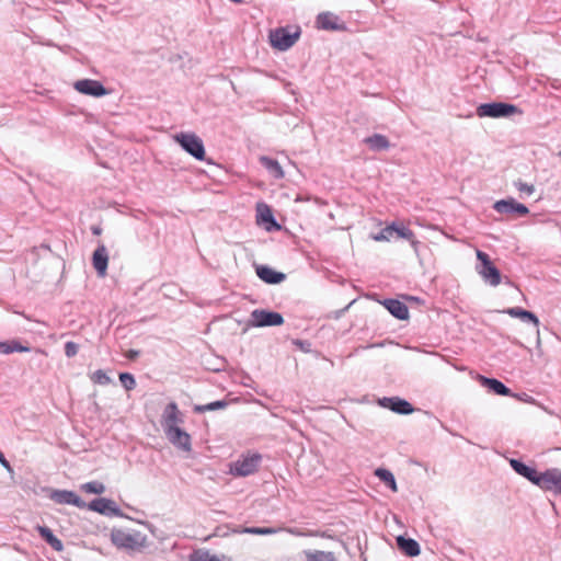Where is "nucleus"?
<instances>
[{
  "label": "nucleus",
  "mask_w": 561,
  "mask_h": 561,
  "mask_svg": "<svg viewBox=\"0 0 561 561\" xmlns=\"http://www.w3.org/2000/svg\"><path fill=\"white\" fill-rule=\"evenodd\" d=\"M261 462L262 455L259 453L242 454L229 465V472L234 477H248L259 470Z\"/></svg>",
  "instance_id": "obj_1"
},
{
  "label": "nucleus",
  "mask_w": 561,
  "mask_h": 561,
  "mask_svg": "<svg viewBox=\"0 0 561 561\" xmlns=\"http://www.w3.org/2000/svg\"><path fill=\"white\" fill-rule=\"evenodd\" d=\"M111 540L118 549L140 550L145 547L146 537L140 533H128L123 529H113Z\"/></svg>",
  "instance_id": "obj_2"
},
{
  "label": "nucleus",
  "mask_w": 561,
  "mask_h": 561,
  "mask_svg": "<svg viewBox=\"0 0 561 561\" xmlns=\"http://www.w3.org/2000/svg\"><path fill=\"white\" fill-rule=\"evenodd\" d=\"M477 259L479 261V264L477 265L476 270L478 274L482 277V279L493 287L500 285L502 282L501 272L493 264L489 254L481 250H477Z\"/></svg>",
  "instance_id": "obj_3"
},
{
  "label": "nucleus",
  "mask_w": 561,
  "mask_h": 561,
  "mask_svg": "<svg viewBox=\"0 0 561 561\" xmlns=\"http://www.w3.org/2000/svg\"><path fill=\"white\" fill-rule=\"evenodd\" d=\"M522 113V111L514 104L503 103V102H493V103H483L477 107V115L479 117H508L513 114Z\"/></svg>",
  "instance_id": "obj_4"
},
{
  "label": "nucleus",
  "mask_w": 561,
  "mask_h": 561,
  "mask_svg": "<svg viewBox=\"0 0 561 561\" xmlns=\"http://www.w3.org/2000/svg\"><path fill=\"white\" fill-rule=\"evenodd\" d=\"M174 139L183 150L196 160L203 161L205 159V147L203 140L194 133H180L174 136Z\"/></svg>",
  "instance_id": "obj_5"
},
{
  "label": "nucleus",
  "mask_w": 561,
  "mask_h": 561,
  "mask_svg": "<svg viewBox=\"0 0 561 561\" xmlns=\"http://www.w3.org/2000/svg\"><path fill=\"white\" fill-rule=\"evenodd\" d=\"M534 484L543 491L561 495V470L559 468H550L545 472H538Z\"/></svg>",
  "instance_id": "obj_6"
},
{
  "label": "nucleus",
  "mask_w": 561,
  "mask_h": 561,
  "mask_svg": "<svg viewBox=\"0 0 561 561\" xmlns=\"http://www.w3.org/2000/svg\"><path fill=\"white\" fill-rule=\"evenodd\" d=\"M284 323V318L279 312L266 309H254L251 312L249 324L251 327H278Z\"/></svg>",
  "instance_id": "obj_7"
},
{
  "label": "nucleus",
  "mask_w": 561,
  "mask_h": 561,
  "mask_svg": "<svg viewBox=\"0 0 561 561\" xmlns=\"http://www.w3.org/2000/svg\"><path fill=\"white\" fill-rule=\"evenodd\" d=\"M299 32L290 33L284 27H278L270 33L271 45L278 50L289 49L298 39Z\"/></svg>",
  "instance_id": "obj_8"
},
{
  "label": "nucleus",
  "mask_w": 561,
  "mask_h": 561,
  "mask_svg": "<svg viewBox=\"0 0 561 561\" xmlns=\"http://www.w3.org/2000/svg\"><path fill=\"white\" fill-rule=\"evenodd\" d=\"M184 423V415L179 410L178 404L175 402H170L164 408L161 419V425L164 432L170 431L171 428L180 427V424Z\"/></svg>",
  "instance_id": "obj_9"
},
{
  "label": "nucleus",
  "mask_w": 561,
  "mask_h": 561,
  "mask_svg": "<svg viewBox=\"0 0 561 561\" xmlns=\"http://www.w3.org/2000/svg\"><path fill=\"white\" fill-rule=\"evenodd\" d=\"M88 510L98 512L105 516H122L123 513L113 500L99 497L91 501Z\"/></svg>",
  "instance_id": "obj_10"
},
{
  "label": "nucleus",
  "mask_w": 561,
  "mask_h": 561,
  "mask_svg": "<svg viewBox=\"0 0 561 561\" xmlns=\"http://www.w3.org/2000/svg\"><path fill=\"white\" fill-rule=\"evenodd\" d=\"M75 89L85 95H91L95 98L103 96L107 94V90L105 87L98 80L92 79H82L78 80L73 84Z\"/></svg>",
  "instance_id": "obj_11"
},
{
  "label": "nucleus",
  "mask_w": 561,
  "mask_h": 561,
  "mask_svg": "<svg viewBox=\"0 0 561 561\" xmlns=\"http://www.w3.org/2000/svg\"><path fill=\"white\" fill-rule=\"evenodd\" d=\"M379 404L402 415L411 414L414 411L413 405L409 401L399 397H383L379 400Z\"/></svg>",
  "instance_id": "obj_12"
},
{
  "label": "nucleus",
  "mask_w": 561,
  "mask_h": 561,
  "mask_svg": "<svg viewBox=\"0 0 561 561\" xmlns=\"http://www.w3.org/2000/svg\"><path fill=\"white\" fill-rule=\"evenodd\" d=\"M169 442L179 449L184 451L192 450V439L191 435L183 431L180 427L171 428L170 431L164 432Z\"/></svg>",
  "instance_id": "obj_13"
},
{
  "label": "nucleus",
  "mask_w": 561,
  "mask_h": 561,
  "mask_svg": "<svg viewBox=\"0 0 561 561\" xmlns=\"http://www.w3.org/2000/svg\"><path fill=\"white\" fill-rule=\"evenodd\" d=\"M317 27L325 31H344V23H339V18L332 12H321L317 16Z\"/></svg>",
  "instance_id": "obj_14"
},
{
  "label": "nucleus",
  "mask_w": 561,
  "mask_h": 561,
  "mask_svg": "<svg viewBox=\"0 0 561 561\" xmlns=\"http://www.w3.org/2000/svg\"><path fill=\"white\" fill-rule=\"evenodd\" d=\"M256 275L266 284L276 285L285 280L286 275L277 272L267 265H256Z\"/></svg>",
  "instance_id": "obj_15"
},
{
  "label": "nucleus",
  "mask_w": 561,
  "mask_h": 561,
  "mask_svg": "<svg viewBox=\"0 0 561 561\" xmlns=\"http://www.w3.org/2000/svg\"><path fill=\"white\" fill-rule=\"evenodd\" d=\"M504 312L513 318H519L523 321L531 322L536 328L537 335L539 336V319L534 312L525 310L520 307L507 308ZM537 344H540L539 337L537 339Z\"/></svg>",
  "instance_id": "obj_16"
},
{
  "label": "nucleus",
  "mask_w": 561,
  "mask_h": 561,
  "mask_svg": "<svg viewBox=\"0 0 561 561\" xmlns=\"http://www.w3.org/2000/svg\"><path fill=\"white\" fill-rule=\"evenodd\" d=\"M93 267L99 276H105L108 263V255L105 245H99L92 256Z\"/></svg>",
  "instance_id": "obj_17"
},
{
  "label": "nucleus",
  "mask_w": 561,
  "mask_h": 561,
  "mask_svg": "<svg viewBox=\"0 0 561 561\" xmlns=\"http://www.w3.org/2000/svg\"><path fill=\"white\" fill-rule=\"evenodd\" d=\"M382 305L397 319L407 320L409 318L408 306L398 299H385Z\"/></svg>",
  "instance_id": "obj_18"
},
{
  "label": "nucleus",
  "mask_w": 561,
  "mask_h": 561,
  "mask_svg": "<svg viewBox=\"0 0 561 561\" xmlns=\"http://www.w3.org/2000/svg\"><path fill=\"white\" fill-rule=\"evenodd\" d=\"M257 221L266 225V230H279L280 225L274 218L271 208L265 204L257 205Z\"/></svg>",
  "instance_id": "obj_19"
},
{
  "label": "nucleus",
  "mask_w": 561,
  "mask_h": 561,
  "mask_svg": "<svg viewBox=\"0 0 561 561\" xmlns=\"http://www.w3.org/2000/svg\"><path fill=\"white\" fill-rule=\"evenodd\" d=\"M510 465L517 474L527 479L533 484L535 483L538 471L534 467H530L518 459H511Z\"/></svg>",
  "instance_id": "obj_20"
},
{
  "label": "nucleus",
  "mask_w": 561,
  "mask_h": 561,
  "mask_svg": "<svg viewBox=\"0 0 561 561\" xmlns=\"http://www.w3.org/2000/svg\"><path fill=\"white\" fill-rule=\"evenodd\" d=\"M397 546L408 557H416L421 552L419 542L412 538L399 536L397 537Z\"/></svg>",
  "instance_id": "obj_21"
},
{
  "label": "nucleus",
  "mask_w": 561,
  "mask_h": 561,
  "mask_svg": "<svg viewBox=\"0 0 561 561\" xmlns=\"http://www.w3.org/2000/svg\"><path fill=\"white\" fill-rule=\"evenodd\" d=\"M480 382L483 387L488 388L489 391L499 396H510L511 389L507 388L502 381L495 378H488L480 376Z\"/></svg>",
  "instance_id": "obj_22"
},
{
  "label": "nucleus",
  "mask_w": 561,
  "mask_h": 561,
  "mask_svg": "<svg viewBox=\"0 0 561 561\" xmlns=\"http://www.w3.org/2000/svg\"><path fill=\"white\" fill-rule=\"evenodd\" d=\"M364 142L373 151H385L390 148L389 139L381 134H374L364 139Z\"/></svg>",
  "instance_id": "obj_23"
},
{
  "label": "nucleus",
  "mask_w": 561,
  "mask_h": 561,
  "mask_svg": "<svg viewBox=\"0 0 561 561\" xmlns=\"http://www.w3.org/2000/svg\"><path fill=\"white\" fill-rule=\"evenodd\" d=\"M37 531L42 539H44L54 550L62 551L64 545L47 526H37Z\"/></svg>",
  "instance_id": "obj_24"
},
{
  "label": "nucleus",
  "mask_w": 561,
  "mask_h": 561,
  "mask_svg": "<svg viewBox=\"0 0 561 561\" xmlns=\"http://www.w3.org/2000/svg\"><path fill=\"white\" fill-rule=\"evenodd\" d=\"M261 164L270 172V174L275 179H283L284 171L277 160L272 159L270 157L263 156L260 158Z\"/></svg>",
  "instance_id": "obj_25"
},
{
  "label": "nucleus",
  "mask_w": 561,
  "mask_h": 561,
  "mask_svg": "<svg viewBox=\"0 0 561 561\" xmlns=\"http://www.w3.org/2000/svg\"><path fill=\"white\" fill-rule=\"evenodd\" d=\"M306 561H337L335 554L331 551L308 550L305 551Z\"/></svg>",
  "instance_id": "obj_26"
},
{
  "label": "nucleus",
  "mask_w": 561,
  "mask_h": 561,
  "mask_svg": "<svg viewBox=\"0 0 561 561\" xmlns=\"http://www.w3.org/2000/svg\"><path fill=\"white\" fill-rule=\"evenodd\" d=\"M31 348L28 346L22 345L19 341L12 340L7 342H0V353L1 354H11L13 352H30Z\"/></svg>",
  "instance_id": "obj_27"
},
{
  "label": "nucleus",
  "mask_w": 561,
  "mask_h": 561,
  "mask_svg": "<svg viewBox=\"0 0 561 561\" xmlns=\"http://www.w3.org/2000/svg\"><path fill=\"white\" fill-rule=\"evenodd\" d=\"M73 491L69 490H51L49 499L57 504H71Z\"/></svg>",
  "instance_id": "obj_28"
},
{
  "label": "nucleus",
  "mask_w": 561,
  "mask_h": 561,
  "mask_svg": "<svg viewBox=\"0 0 561 561\" xmlns=\"http://www.w3.org/2000/svg\"><path fill=\"white\" fill-rule=\"evenodd\" d=\"M227 407H228V401L218 400V401H214V402H210L207 404H196V405H194L193 411L195 413L202 414L207 411L222 410V409H226Z\"/></svg>",
  "instance_id": "obj_29"
},
{
  "label": "nucleus",
  "mask_w": 561,
  "mask_h": 561,
  "mask_svg": "<svg viewBox=\"0 0 561 561\" xmlns=\"http://www.w3.org/2000/svg\"><path fill=\"white\" fill-rule=\"evenodd\" d=\"M394 236L397 238L407 239L411 242L412 247L416 250V245L419 244V241L414 239V232L407 228L403 225H397L394 222Z\"/></svg>",
  "instance_id": "obj_30"
},
{
  "label": "nucleus",
  "mask_w": 561,
  "mask_h": 561,
  "mask_svg": "<svg viewBox=\"0 0 561 561\" xmlns=\"http://www.w3.org/2000/svg\"><path fill=\"white\" fill-rule=\"evenodd\" d=\"M375 474L392 491L396 492L398 490L394 476L392 474L391 471L383 468H379L376 470Z\"/></svg>",
  "instance_id": "obj_31"
},
{
  "label": "nucleus",
  "mask_w": 561,
  "mask_h": 561,
  "mask_svg": "<svg viewBox=\"0 0 561 561\" xmlns=\"http://www.w3.org/2000/svg\"><path fill=\"white\" fill-rule=\"evenodd\" d=\"M516 204L514 198L501 199L494 204V209L500 214H514Z\"/></svg>",
  "instance_id": "obj_32"
},
{
  "label": "nucleus",
  "mask_w": 561,
  "mask_h": 561,
  "mask_svg": "<svg viewBox=\"0 0 561 561\" xmlns=\"http://www.w3.org/2000/svg\"><path fill=\"white\" fill-rule=\"evenodd\" d=\"M80 489L90 494H103L105 492V485L100 481H91L83 483Z\"/></svg>",
  "instance_id": "obj_33"
},
{
  "label": "nucleus",
  "mask_w": 561,
  "mask_h": 561,
  "mask_svg": "<svg viewBox=\"0 0 561 561\" xmlns=\"http://www.w3.org/2000/svg\"><path fill=\"white\" fill-rule=\"evenodd\" d=\"M394 236V222L385 227L381 231L373 234L371 238L375 241H389Z\"/></svg>",
  "instance_id": "obj_34"
},
{
  "label": "nucleus",
  "mask_w": 561,
  "mask_h": 561,
  "mask_svg": "<svg viewBox=\"0 0 561 561\" xmlns=\"http://www.w3.org/2000/svg\"><path fill=\"white\" fill-rule=\"evenodd\" d=\"M191 561H225V558L210 554L208 551H197L191 556Z\"/></svg>",
  "instance_id": "obj_35"
},
{
  "label": "nucleus",
  "mask_w": 561,
  "mask_h": 561,
  "mask_svg": "<svg viewBox=\"0 0 561 561\" xmlns=\"http://www.w3.org/2000/svg\"><path fill=\"white\" fill-rule=\"evenodd\" d=\"M118 377H119V381H121L122 386L127 391H130L136 387V379L131 374L121 373Z\"/></svg>",
  "instance_id": "obj_36"
},
{
  "label": "nucleus",
  "mask_w": 561,
  "mask_h": 561,
  "mask_svg": "<svg viewBox=\"0 0 561 561\" xmlns=\"http://www.w3.org/2000/svg\"><path fill=\"white\" fill-rule=\"evenodd\" d=\"M91 379L93 382L99 385H108L111 382V378L102 369H98L96 371H94Z\"/></svg>",
  "instance_id": "obj_37"
},
{
  "label": "nucleus",
  "mask_w": 561,
  "mask_h": 561,
  "mask_svg": "<svg viewBox=\"0 0 561 561\" xmlns=\"http://www.w3.org/2000/svg\"><path fill=\"white\" fill-rule=\"evenodd\" d=\"M244 531L253 535H272L276 533V529L271 527H249Z\"/></svg>",
  "instance_id": "obj_38"
},
{
  "label": "nucleus",
  "mask_w": 561,
  "mask_h": 561,
  "mask_svg": "<svg viewBox=\"0 0 561 561\" xmlns=\"http://www.w3.org/2000/svg\"><path fill=\"white\" fill-rule=\"evenodd\" d=\"M514 185L520 193H526L527 195H531L535 192L534 185L527 184L522 180L515 181Z\"/></svg>",
  "instance_id": "obj_39"
},
{
  "label": "nucleus",
  "mask_w": 561,
  "mask_h": 561,
  "mask_svg": "<svg viewBox=\"0 0 561 561\" xmlns=\"http://www.w3.org/2000/svg\"><path fill=\"white\" fill-rule=\"evenodd\" d=\"M79 351V345L72 341L65 344V355L69 358L76 356Z\"/></svg>",
  "instance_id": "obj_40"
},
{
  "label": "nucleus",
  "mask_w": 561,
  "mask_h": 561,
  "mask_svg": "<svg viewBox=\"0 0 561 561\" xmlns=\"http://www.w3.org/2000/svg\"><path fill=\"white\" fill-rule=\"evenodd\" d=\"M78 508H88V505L76 492L73 493V497L71 500V504Z\"/></svg>",
  "instance_id": "obj_41"
},
{
  "label": "nucleus",
  "mask_w": 561,
  "mask_h": 561,
  "mask_svg": "<svg viewBox=\"0 0 561 561\" xmlns=\"http://www.w3.org/2000/svg\"><path fill=\"white\" fill-rule=\"evenodd\" d=\"M0 465L7 470V472L11 476L14 474V470L12 468V466L10 465V462L5 459L4 455L2 451H0Z\"/></svg>",
  "instance_id": "obj_42"
},
{
  "label": "nucleus",
  "mask_w": 561,
  "mask_h": 561,
  "mask_svg": "<svg viewBox=\"0 0 561 561\" xmlns=\"http://www.w3.org/2000/svg\"><path fill=\"white\" fill-rule=\"evenodd\" d=\"M514 213L518 214L519 216H526L529 213V210L524 204L517 202V204L515 205Z\"/></svg>",
  "instance_id": "obj_43"
},
{
  "label": "nucleus",
  "mask_w": 561,
  "mask_h": 561,
  "mask_svg": "<svg viewBox=\"0 0 561 561\" xmlns=\"http://www.w3.org/2000/svg\"><path fill=\"white\" fill-rule=\"evenodd\" d=\"M139 354H140V352H139V351H137V350H129V351L127 352V354H126V357H127L128 359L134 360V359H136V358L139 356Z\"/></svg>",
  "instance_id": "obj_44"
},
{
  "label": "nucleus",
  "mask_w": 561,
  "mask_h": 561,
  "mask_svg": "<svg viewBox=\"0 0 561 561\" xmlns=\"http://www.w3.org/2000/svg\"><path fill=\"white\" fill-rule=\"evenodd\" d=\"M92 232L94 234H100L101 233V228L100 227H92Z\"/></svg>",
  "instance_id": "obj_45"
},
{
  "label": "nucleus",
  "mask_w": 561,
  "mask_h": 561,
  "mask_svg": "<svg viewBox=\"0 0 561 561\" xmlns=\"http://www.w3.org/2000/svg\"><path fill=\"white\" fill-rule=\"evenodd\" d=\"M37 353L42 354V355H47L44 351L42 350H36Z\"/></svg>",
  "instance_id": "obj_46"
},
{
  "label": "nucleus",
  "mask_w": 561,
  "mask_h": 561,
  "mask_svg": "<svg viewBox=\"0 0 561 561\" xmlns=\"http://www.w3.org/2000/svg\"><path fill=\"white\" fill-rule=\"evenodd\" d=\"M560 156H561V151H560Z\"/></svg>",
  "instance_id": "obj_47"
}]
</instances>
